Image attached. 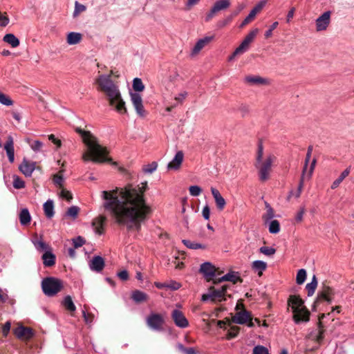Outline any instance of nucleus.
Wrapping results in <instances>:
<instances>
[{
    "mask_svg": "<svg viewBox=\"0 0 354 354\" xmlns=\"http://www.w3.org/2000/svg\"><path fill=\"white\" fill-rule=\"evenodd\" d=\"M147 189L145 181L102 191V206L115 223L126 226L129 230L138 231L151 212L144 196Z\"/></svg>",
    "mask_w": 354,
    "mask_h": 354,
    "instance_id": "f257e3e1",
    "label": "nucleus"
},
{
    "mask_svg": "<svg viewBox=\"0 0 354 354\" xmlns=\"http://www.w3.org/2000/svg\"><path fill=\"white\" fill-rule=\"evenodd\" d=\"M96 88L106 96L110 106L120 114L127 113L125 102L122 97L119 86L112 80L111 75L102 74L95 80Z\"/></svg>",
    "mask_w": 354,
    "mask_h": 354,
    "instance_id": "f03ea898",
    "label": "nucleus"
},
{
    "mask_svg": "<svg viewBox=\"0 0 354 354\" xmlns=\"http://www.w3.org/2000/svg\"><path fill=\"white\" fill-rule=\"evenodd\" d=\"M76 132L81 136L86 147V150L82 153V160L84 162L92 161L95 163L111 162V159L108 157L109 153L108 149L100 145L98 139L93 133L80 128H77Z\"/></svg>",
    "mask_w": 354,
    "mask_h": 354,
    "instance_id": "7ed1b4c3",
    "label": "nucleus"
},
{
    "mask_svg": "<svg viewBox=\"0 0 354 354\" xmlns=\"http://www.w3.org/2000/svg\"><path fill=\"white\" fill-rule=\"evenodd\" d=\"M275 160L276 156L274 154L271 153L264 154L262 144H259L254 167L258 171V176L261 181H266L269 178L272 165Z\"/></svg>",
    "mask_w": 354,
    "mask_h": 354,
    "instance_id": "20e7f679",
    "label": "nucleus"
},
{
    "mask_svg": "<svg viewBox=\"0 0 354 354\" xmlns=\"http://www.w3.org/2000/svg\"><path fill=\"white\" fill-rule=\"evenodd\" d=\"M288 304L291 307L293 313V320L295 324L306 323L309 321L310 312L304 306L301 298L297 295H290Z\"/></svg>",
    "mask_w": 354,
    "mask_h": 354,
    "instance_id": "39448f33",
    "label": "nucleus"
},
{
    "mask_svg": "<svg viewBox=\"0 0 354 354\" xmlns=\"http://www.w3.org/2000/svg\"><path fill=\"white\" fill-rule=\"evenodd\" d=\"M229 286L227 285H223L221 287L212 286L209 288L208 292L206 294L202 295L201 300L203 301H207L210 300L212 302H221L225 301L226 291Z\"/></svg>",
    "mask_w": 354,
    "mask_h": 354,
    "instance_id": "423d86ee",
    "label": "nucleus"
},
{
    "mask_svg": "<svg viewBox=\"0 0 354 354\" xmlns=\"http://www.w3.org/2000/svg\"><path fill=\"white\" fill-rule=\"evenodd\" d=\"M62 281L55 277H46L41 281V288L44 293L48 296L53 297L57 294L62 288Z\"/></svg>",
    "mask_w": 354,
    "mask_h": 354,
    "instance_id": "0eeeda50",
    "label": "nucleus"
},
{
    "mask_svg": "<svg viewBox=\"0 0 354 354\" xmlns=\"http://www.w3.org/2000/svg\"><path fill=\"white\" fill-rule=\"evenodd\" d=\"M164 322L163 316L158 313H151L146 319L149 328L157 331L162 330Z\"/></svg>",
    "mask_w": 354,
    "mask_h": 354,
    "instance_id": "6e6552de",
    "label": "nucleus"
},
{
    "mask_svg": "<svg viewBox=\"0 0 354 354\" xmlns=\"http://www.w3.org/2000/svg\"><path fill=\"white\" fill-rule=\"evenodd\" d=\"M131 102L137 113V114L140 117H145L146 115V112L144 109V106L142 104V99L138 93H130Z\"/></svg>",
    "mask_w": 354,
    "mask_h": 354,
    "instance_id": "1a4fd4ad",
    "label": "nucleus"
},
{
    "mask_svg": "<svg viewBox=\"0 0 354 354\" xmlns=\"http://www.w3.org/2000/svg\"><path fill=\"white\" fill-rule=\"evenodd\" d=\"M330 11H326L321 15L315 21L316 30L324 31L327 29L330 22Z\"/></svg>",
    "mask_w": 354,
    "mask_h": 354,
    "instance_id": "9d476101",
    "label": "nucleus"
},
{
    "mask_svg": "<svg viewBox=\"0 0 354 354\" xmlns=\"http://www.w3.org/2000/svg\"><path fill=\"white\" fill-rule=\"evenodd\" d=\"M171 318L176 326L185 328L189 325L188 320L185 317L183 313L177 309H175L171 313Z\"/></svg>",
    "mask_w": 354,
    "mask_h": 354,
    "instance_id": "9b49d317",
    "label": "nucleus"
},
{
    "mask_svg": "<svg viewBox=\"0 0 354 354\" xmlns=\"http://www.w3.org/2000/svg\"><path fill=\"white\" fill-rule=\"evenodd\" d=\"M252 314L245 309L236 312L232 317V321L236 324H245L251 318Z\"/></svg>",
    "mask_w": 354,
    "mask_h": 354,
    "instance_id": "f8f14e48",
    "label": "nucleus"
},
{
    "mask_svg": "<svg viewBox=\"0 0 354 354\" xmlns=\"http://www.w3.org/2000/svg\"><path fill=\"white\" fill-rule=\"evenodd\" d=\"M35 162H31L24 158L19 165V169L25 176L30 177L35 169Z\"/></svg>",
    "mask_w": 354,
    "mask_h": 354,
    "instance_id": "ddd939ff",
    "label": "nucleus"
},
{
    "mask_svg": "<svg viewBox=\"0 0 354 354\" xmlns=\"http://www.w3.org/2000/svg\"><path fill=\"white\" fill-rule=\"evenodd\" d=\"M3 148L6 152L8 160L10 163H13L15 161V148H14V140L11 136L7 137V140L4 144Z\"/></svg>",
    "mask_w": 354,
    "mask_h": 354,
    "instance_id": "4468645a",
    "label": "nucleus"
},
{
    "mask_svg": "<svg viewBox=\"0 0 354 354\" xmlns=\"http://www.w3.org/2000/svg\"><path fill=\"white\" fill-rule=\"evenodd\" d=\"M200 272L209 281L215 275L216 269L211 263L205 262L201 265Z\"/></svg>",
    "mask_w": 354,
    "mask_h": 354,
    "instance_id": "2eb2a0df",
    "label": "nucleus"
},
{
    "mask_svg": "<svg viewBox=\"0 0 354 354\" xmlns=\"http://www.w3.org/2000/svg\"><path fill=\"white\" fill-rule=\"evenodd\" d=\"M211 193L214 199L217 209L218 210H223L226 205L225 198L222 196L219 191L214 187H211Z\"/></svg>",
    "mask_w": 354,
    "mask_h": 354,
    "instance_id": "dca6fc26",
    "label": "nucleus"
},
{
    "mask_svg": "<svg viewBox=\"0 0 354 354\" xmlns=\"http://www.w3.org/2000/svg\"><path fill=\"white\" fill-rule=\"evenodd\" d=\"M334 290L330 287H325L318 293L317 301H326L331 303L333 300Z\"/></svg>",
    "mask_w": 354,
    "mask_h": 354,
    "instance_id": "f3484780",
    "label": "nucleus"
},
{
    "mask_svg": "<svg viewBox=\"0 0 354 354\" xmlns=\"http://www.w3.org/2000/svg\"><path fill=\"white\" fill-rule=\"evenodd\" d=\"M90 269L96 272H101L104 267V261L100 256H95L89 263Z\"/></svg>",
    "mask_w": 354,
    "mask_h": 354,
    "instance_id": "a211bd4d",
    "label": "nucleus"
},
{
    "mask_svg": "<svg viewBox=\"0 0 354 354\" xmlns=\"http://www.w3.org/2000/svg\"><path fill=\"white\" fill-rule=\"evenodd\" d=\"M214 38V35L206 36L199 39L192 49V55L198 54L207 44L211 42Z\"/></svg>",
    "mask_w": 354,
    "mask_h": 354,
    "instance_id": "6ab92c4d",
    "label": "nucleus"
},
{
    "mask_svg": "<svg viewBox=\"0 0 354 354\" xmlns=\"http://www.w3.org/2000/svg\"><path fill=\"white\" fill-rule=\"evenodd\" d=\"M184 158V154L182 151H178L174 158L167 165L168 169L177 170L180 168Z\"/></svg>",
    "mask_w": 354,
    "mask_h": 354,
    "instance_id": "aec40b11",
    "label": "nucleus"
},
{
    "mask_svg": "<svg viewBox=\"0 0 354 354\" xmlns=\"http://www.w3.org/2000/svg\"><path fill=\"white\" fill-rule=\"evenodd\" d=\"M15 335L19 338L23 339H29L32 335V330L30 328L19 326L17 327L15 330Z\"/></svg>",
    "mask_w": 354,
    "mask_h": 354,
    "instance_id": "412c9836",
    "label": "nucleus"
},
{
    "mask_svg": "<svg viewBox=\"0 0 354 354\" xmlns=\"http://www.w3.org/2000/svg\"><path fill=\"white\" fill-rule=\"evenodd\" d=\"M106 221V218L103 216H99L95 218L92 221V226L95 234L101 235L103 234L104 224Z\"/></svg>",
    "mask_w": 354,
    "mask_h": 354,
    "instance_id": "4be33fe9",
    "label": "nucleus"
},
{
    "mask_svg": "<svg viewBox=\"0 0 354 354\" xmlns=\"http://www.w3.org/2000/svg\"><path fill=\"white\" fill-rule=\"evenodd\" d=\"M31 241H32L33 245L35 246V249L38 252H45L46 250L51 249L50 247L43 241L42 238L41 237L39 238L37 236V235H35L32 239Z\"/></svg>",
    "mask_w": 354,
    "mask_h": 354,
    "instance_id": "5701e85b",
    "label": "nucleus"
},
{
    "mask_svg": "<svg viewBox=\"0 0 354 354\" xmlns=\"http://www.w3.org/2000/svg\"><path fill=\"white\" fill-rule=\"evenodd\" d=\"M55 256L53 254L52 250H46L42 255L43 263L46 267H51L55 263Z\"/></svg>",
    "mask_w": 354,
    "mask_h": 354,
    "instance_id": "b1692460",
    "label": "nucleus"
},
{
    "mask_svg": "<svg viewBox=\"0 0 354 354\" xmlns=\"http://www.w3.org/2000/svg\"><path fill=\"white\" fill-rule=\"evenodd\" d=\"M252 270L258 274L260 277L262 275L263 272L267 268V263L265 261L261 260H256L251 264Z\"/></svg>",
    "mask_w": 354,
    "mask_h": 354,
    "instance_id": "393cba45",
    "label": "nucleus"
},
{
    "mask_svg": "<svg viewBox=\"0 0 354 354\" xmlns=\"http://www.w3.org/2000/svg\"><path fill=\"white\" fill-rule=\"evenodd\" d=\"M82 39V35L77 32H70L66 35V42L68 45H76Z\"/></svg>",
    "mask_w": 354,
    "mask_h": 354,
    "instance_id": "a878e982",
    "label": "nucleus"
},
{
    "mask_svg": "<svg viewBox=\"0 0 354 354\" xmlns=\"http://www.w3.org/2000/svg\"><path fill=\"white\" fill-rule=\"evenodd\" d=\"M241 281L239 273L235 272H230L218 279V282L231 281L236 283L237 281Z\"/></svg>",
    "mask_w": 354,
    "mask_h": 354,
    "instance_id": "bb28decb",
    "label": "nucleus"
},
{
    "mask_svg": "<svg viewBox=\"0 0 354 354\" xmlns=\"http://www.w3.org/2000/svg\"><path fill=\"white\" fill-rule=\"evenodd\" d=\"M43 207L45 215L48 218H51L52 217H53L55 212L54 203L53 200L48 199L46 203H44Z\"/></svg>",
    "mask_w": 354,
    "mask_h": 354,
    "instance_id": "cd10ccee",
    "label": "nucleus"
},
{
    "mask_svg": "<svg viewBox=\"0 0 354 354\" xmlns=\"http://www.w3.org/2000/svg\"><path fill=\"white\" fill-rule=\"evenodd\" d=\"M265 206L266 209V212L262 216V219L266 225L272 221V219L275 216L274 210L272 207L270 205V204L267 202L265 203Z\"/></svg>",
    "mask_w": 354,
    "mask_h": 354,
    "instance_id": "c85d7f7f",
    "label": "nucleus"
},
{
    "mask_svg": "<svg viewBox=\"0 0 354 354\" xmlns=\"http://www.w3.org/2000/svg\"><path fill=\"white\" fill-rule=\"evenodd\" d=\"M230 6V0H218L213 5V11L216 12L227 9Z\"/></svg>",
    "mask_w": 354,
    "mask_h": 354,
    "instance_id": "c756f323",
    "label": "nucleus"
},
{
    "mask_svg": "<svg viewBox=\"0 0 354 354\" xmlns=\"http://www.w3.org/2000/svg\"><path fill=\"white\" fill-rule=\"evenodd\" d=\"M3 40L10 44L12 48H16L19 45V39L12 33L6 34L3 37Z\"/></svg>",
    "mask_w": 354,
    "mask_h": 354,
    "instance_id": "7c9ffc66",
    "label": "nucleus"
},
{
    "mask_svg": "<svg viewBox=\"0 0 354 354\" xmlns=\"http://www.w3.org/2000/svg\"><path fill=\"white\" fill-rule=\"evenodd\" d=\"M31 220V216L28 209H22L19 214V221L22 225H28Z\"/></svg>",
    "mask_w": 354,
    "mask_h": 354,
    "instance_id": "2f4dec72",
    "label": "nucleus"
},
{
    "mask_svg": "<svg viewBox=\"0 0 354 354\" xmlns=\"http://www.w3.org/2000/svg\"><path fill=\"white\" fill-rule=\"evenodd\" d=\"M245 82L252 84H263L266 82V80L259 76H247L245 78Z\"/></svg>",
    "mask_w": 354,
    "mask_h": 354,
    "instance_id": "473e14b6",
    "label": "nucleus"
},
{
    "mask_svg": "<svg viewBox=\"0 0 354 354\" xmlns=\"http://www.w3.org/2000/svg\"><path fill=\"white\" fill-rule=\"evenodd\" d=\"M349 168H347L344 171H342L340 176L331 185V189H336L340 185V183L344 180V178H346L349 175Z\"/></svg>",
    "mask_w": 354,
    "mask_h": 354,
    "instance_id": "72a5a7b5",
    "label": "nucleus"
},
{
    "mask_svg": "<svg viewBox=\"0 0 354 354\" xmlns=\"http://www.w3.org/2000/svg\"><path fill=\"white\" fill-rule=\"evenodd\" d=\"M62 304L65 308L70 312H74L76 310V307L72 300V298L69 295L64 297Z\"/></svg>",
    "mask_w": 354,
    "mask_h": 354,
    "instance_id": "f704fd0d",
    "label": "nucleus"
},
{
    "mask_svg": "<svg viewBox=\"0 0 354 354\" xmlns=\"http://www.w3.org/2000/svg\"><path fill=\"white\" fill-rule=\"evenodd\" d=\"M182 242L189 249L198 250L205 248V245L198 243L193 242L190 240L183 239Z\"/></svg>",
    "mask_w": 354,
    "mask_h": 354,
    "instance_id": "c9c22d12",
    "label": "nucleus"
},
{
    "mask_svg": "<svg viewBox=\"0 0 354 354\" xmlns=\"http://www.w3.org/2000/svg\"><path fill=\"white\" fill-rule=\"evenodd\" d=\"M148 296L146 293L140 291V290H135L132 293V299L136 302H142L145 301L147 299Z\"/></svg>",
    "mask_w": 354,
    "mask_h": 354,
    "instance_id": "e433bc0d",
    "label": "nucleus"
},
{
    "mask_svg": "<svg viewBox=\"0 0 354 354\" xmlns=\"http://www.w3.org/2000/svg\"><path fill=\"white\" fill-rule=\"evenodd\" d=\"M268 225V230L271 234H277L280 231V224L279 222L277 220H272L269 221Z\"/></svg>",
    "mask_w": 354,
    "mask_h": 354,
    "instance_id": "4c0bfd02",
    "label": "nucleus"
},
{
    "mask_svg": "<svg viewBox=\"0 0 354 354\" xmlns=\"http://www.w3.org/2000/svg\"><path fill=\"white\" fill-rule=\"evenodd\" d=\"M317 279H316V277L314 275L313 277L311 282L307 283L306 286V289L308 292V296H312L314 294L315 289L317 288Z\"/></svg>",
    "mask_w": 354,
    "mask_h": 354,
    "instance_id": "58836bf2",
    "label": "nucleus"
},
{
    "mask_svg": "<svg viewBox=\"0 0 354 354\" xmlns=\"http://www.w3.org/2000/svg\"><path fill=\"white\" fill-rule=\"evenodd\" d=\"M132 86L133 90L136 91V93L141 92L145 89V85L143 84L141 79L138 77H136L133 79Z\"/></svg>",
    "mask_w": 354,
    "mask_h": 354,
    "instance_id": "ea45409f",
    "label": "nucleus"
},
{
    "mask_svg": "<svg viewBox=\"0 0 354 354\" xmlns=\"http://www.w3.org/2000/svg\"><path fill=\"white\" fill-rule=\"evenodd\" d=\"M86 10V7L77 1L75 2V9L73 11V17H77L80 13L84 12Z\"/></svg>",
    "mask_w": 354,
    "mask_h": 354,
    "instance_id": "a19ab883",
    "label": "nucleus"
},
{
    "mask_svg": "<svg viewBox=\"0 0 354 354\" xmlns=\"http://www.w3.org/2000/svg\"><path fill=\"white\" fill-rule=\"evenodd\" d=\"M12 179H13V182H12L13 187L15 189H22L25 187V182L18 176L13 175Z\"/></svg>",
    "mask_w": 354,
    "mask_h": 354,
    "instance_id": "79ce46f5",
    "label": "nucleus"
},
{
    "mask_svg": "<svg viewBox=\"0 0 354 354\" xmlns=\"http://www.w3.org/2000/svg\"><path fill=\"white\" fill-rule=\"evenodd\" d=\"M306 279V271L304 269H300L297 272L296 277L297 283L301 285L304 283Z\"/></svg>",
    "mask_w": 354,
    "mask_h": 354,
    "instance_id": "37998d69",
    "label": "nucleus"
},
{
    "mask_svg": "<svg viewBox=\"0 0 354 354\" xmlns=\"http://www.w3.org/2000/svg\"><path fill=\"white\" fill-rule=\"evenodd\" d=\"M312 151H313V147L312 146L308 147L305 162H304V169H303L302 174H301L303 176V178H305L306 169H307L308 165V162H309L310 157H311Z\"/></svg>",
    "mask_w": 354,
    "mask_h": 354,
    "instance_id": "c03bdc74",
    "label": "nucleus"
},
{
    "mask_svg": "<svg viewBox=\"0 0 354 354\" xmlns=\"http://www.w3.org/2000/svg\"><path fill=\"white\" fill-rule=\"evenodd\" d=\"M27 142L29 143L30 148L35 152L40 151L41 148L44 146L43 142L39 140H35L30 142V140H27Z\"/></svg>",
    "mask_w": 354,
    "mask_h": 354,
    "instance_id": "a18cd8bd",
    "label": "nucleus"
},
{
    "mask_svg": "<svg viewBox=\"0 0 354 354\" xmlns=\"http://www.w3.org/2000/svg\"><path fill=\"white\" fill-rule=\"evenodd\" d=\"M250 46V44L245 41H243L239 47L234 50V55H241L247 51Z\"/></svg>",
    "mask_w": 354,
    "mask_h": 354,
    "instance_id": "49530a36",
    "label": "nucleus"
},
{
    "mask_svg": "<svg viewBox=\"0 0 354 354\" xmlns=\"http://www.w3.org/2000/svg\"><path fill=\"white\" fill-rule=\"evenodd\" d=\"M0 103L9 106L13 104V101L8 95L0 92Z\"/></svg>",
    "mask_w": 354,
    "mask_h": 354,
    "instance_id": "de8ad7c7",
    "label": "nucleus"
},
{
    "mask_svg": "<svg viewBox=\"0 0 354 354\" xmlns=\"http://www.w3.org/2000/svg\"><path fill=\"white\" fill-rule=\"evenodd\" d=\"M259 252L266 256H272L275 254L276 250L272 247L263 246L259 248Z\"/></svg>",
    "mask_w": 354,
    "mask_h": 354,
    "instance_id": "09e8293b",
    "label": "nucleus"
},
{
    "mask_svg": "<svg viewBox=\"0 0 354 354\" xmlns=\"http://www.w3.org/2000/svg\"><path fill=\"white\" fill-rule=\"evenodd\" d=\"M304 180H305V178H303V176L301 175L297 190L295 192H291L289 196H294L297 198L300 196L303 187H304Z\"/></svg>",
    "mask_w": 354,
    "mask_h": 354,
    "instance_id": "8fccbe9b",
    "label": "nucleus"
},
{
    "mask_svg": "<svg viewBox=\"0 0 354 354\" xmlns=\"http://www.w3.org/2000/svg\"><path fill=\"white\" fill-rule=\"evenodd\" d=\"M258 32V28L253 29L246 35L243 40L250 44V43L254 40Z\"/></svg>",
    "mask_w": 354,
    "mask_h": 354,
    "instance_id": "3c124183",
    "label": "nucleus"
},
{
    "mask_svg": "<svg viewBox=\"0 0 354 354\" xmlns=\"http://www.w3.org/2000/svg\"><path fill=\"white\" fill-rule=\"evenodd\" d=\"M158 165L156 162H152L151 164L147 165L143 167V171L147 174H152L157 169Z\"/></svg>",
    "mask_w": 354,
    "mask_h": 354,
    "instance_id": "603ef678",
    "label": "nucleus"
},
{
    "mask_svg": "<svg viewBox=\"0 0 354 354\" xmlns=\"http://www.w3.org/2000/svg\"><path fill=\"white\" fill-rule=\"evenodd\" d=\"M236 15H238V12H234L232 15L226 17L224 20L219 21L218 23V25H217L218 27L219 28L225 27V26H227V24H229L231 22V21L232 20L233 17L234 16H236Z\"/></svg>",
    "mask_w": 354,
    "mask_h": 354,
    "instance_id": "864d4df0",
    "label": "nucleus"
},
{
    "mask_svg": "<svg viewBox=\"0 0 354 354\" xmlns=\"http://www.w3.org/2000/svg\"><path fill=\"white\" fill-rule=\"evenodd\" d=\"M189 192L191 196H198L202 192V189L198 185H192L189 187Z\"/></svg>",
    "mask_w": 354,
    "mask_h": 354,
    "instance_id": "5fc2aeb1",
    "label": "nucleus"
},
{
    "mask_svg": "<svg viewBox=\"0 0 354 354\" xmlns=\"http://www.w3.org/2000/svg\"><path fill=\"white\" fill-rule=\"evenodd\" d=\"M79 210L80 209L77 206H71V207L68 208L66 214L70 217L76 218L78 214Z\"/></svg>",
    "mask_w": 354,
    "mask_h": 354,
    "instance_id": "6e6d98bb",
    "label": "nucleus"
},
{
    "mask_svg": "<svg viewBox=\"0 0 354 354\" xmlns=\"http://www.w3.org/2000/svg\"><path fill=\"white\" fill-rule=\"evenodd\" d=\"M266 3V2L265 1H261L259 2L250 12L253 13V15L256 17L257 14L265 6Z\"/></svg>",
    "mask_w": 354,
    "mask_h": 354,
    "instance_id": "4d7b16f0",
    "label": "nucleus"
},
{
    "mask_svg": "<svg viewBox=\"0 0 354 354\" xmlns=\"http://www.w3.org/2000/svg\"><path fill=\"white\" fill-rule=\"evenodd\" d=\"M266 3V2L265 1H261L259 2L250 12L253 13V15L256 17L257 14L265 6Z\"/></svg>",
    "mask_w": 354,
    "mask_h": 354,
    "instance_id": "13d9d810",
    "label": "nucleus"
},
{
    "mask_svg": "<svg viewBox=\"0 0 354 354\" xmlns=\"http://www.w3.org/2000/svg\"><path fill=\"white\" fill-rule=\"evenodd\" d=\"M10 22V19L6 12H0V26L5 27Z\"/></svg>",
    "mask_w": 354,
    "mask_h": 354,
    "instance_id": "bf43d9fd",
    "label": "nucleus"
},
{
    "mask_svg": "<svg viewBox=\"0 0 354 354\" xmlns=\"http://www.w3.org/2000/svg\"><path fill=\"white\" fill-rule=\"evenodd\" d=\"M253 354H269V353L265 346L259 345L254 348Z\"/></svg>",
    "mask_w": 354,
    "mask_h": 354,
    "instance_id": "052dcab7",
    "label": "nucleus"
},
{
    "mask_svg": "<svg viewBox=\"0 0 354 354\" xmlns=\"http://www.w3.org/2000/svg\"><path fill=\"white\" fill-rule=\"evenodd\" d=\"M239 328L237 326H233L230 328L227 334V339L234 338L237 336Z\"/></svg>",
    "mask_w": 354,
    "mask_h": 354,
    "instance_id": "680f3d73",
    "label": "nucleus"
},
{
    "mask_svg": "<svg viewBox=\"0 0 354 354\" xmlns=\"http://www.w3.org/2000/svg\"><path fill=\"white\" fill-rule=\"evenodd\" d=\"M315 165H316V159H313L311 162L309 171H306V176H305V180L310 178L311 176L313 174V172L314 171Z\"/></svg>",
    "mask_w": 354,
    "mask_h": 354,
    "instance_id": "e2e57ef3",
    "label": "nucleus"
},
{
    "mask_svg": "<svg viewBox=\"0 0 354 354\" xmlns=\"http://www.w3.org/2000/svg\"><path fill=\"white\" fill-rule=\"evenodd\" d=\"M84 242V240L81 236H77L73 239V243L75 248H77L82 246Z\"/></svg>",
    "mask_w": 354,
    "mask_h": 354,
    "instance_id": "0e129e2a",
    "label": "nucleus"
},
{
    "mask_svg": "<svg viewBox=\"0 0 354 354\" xmlns=\"http://www.w3.org/2000/svg\"><path fill=\"white\" fill-rule=\"evenodd\" d=\"M255 18V16L250 12L249 15L245 17V19L243 21L241 24L240 25L241 28L244 27L245 25H247L248 23L252 21Z\"/></svg>",
    "mask_w": 354,
    "mask_h": 354,
    "instance_id": "69168bd1",
    "label": "nucleus"
},
{
    "mask_svg": "<svg viewBox=\"0 0 354 354\" xmlns=\"http://www.w3.org/2000/svg\"><path fill=\"white\" fill-rule=\"evenodd\" d=\"M48 139L50 140L54 145H56L57 149L61 147L62 142L59 139L55 138L53 134H50L48 136Z\"/></svg>",
    "mask_w": 354,
    "mask_h": 354,
    "instance_id": "338daca9",
    "label": "nucleus"
},
{
    "mask_svg": "<svg viewBox=\"0 0 354 354\" xmlns=\"http://www.w3.org/2000/svg\"><path fill=\"white\" fill-rule=\"evenodd\" d=\"M202 215L205 220H209L210 216V209L208 205L203 207L202 210Z\"/></svg>",
    "mask_w": 354,
    "mask_h": 354,
    "instance_id": "774afa93",
    "label": "nucleus"
}]
</instances>
